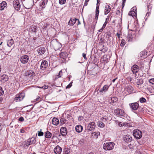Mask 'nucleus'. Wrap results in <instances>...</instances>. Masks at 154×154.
I'll return each mask as SVG.
<instances>
[{
    "label": "nucleus",
    "instance_id": "nucleus-3",
    "mask_svg": "<svg viewBox=\"0 0 154 154\" xmlns=\"http://www.w3.org/2000/svg\"><path fill=\"white\" fill-rule=\"evenodd\" d=\"M133 135L134 137L136 139H140L142 136V132L140 130L136 129L133 131Z\"/></svg>",
    "mask_w": 154,
    "mask_h": 154
},
{
    "label": "nucleus",
    "instance_id": "nucleus-20",
    "mask_svg": "<svg viewBox=\"0 0 154 154\" xmlns=\"http://www.w3.org/2000/svg\"><path fill=\"white\" fill-rule=\"evenodd\" d=\"M123 139L124 141L127 143L131 142L132 140V137L129 135L124 136Z\"/></svg>",
    "mask_w": 154,
    "mask_h": 154
},
{
    "label": "nucleus",
    "instance_id": "nucleus-31",
    "mask_svg": "<svg viewBox=\"0 0 154 154\" xmlns=\"http://www.w3.org/2000/svg\"><path fill=\"white\" fill-rule=\"evenodd\" d=\"M52 134L49 131H47L45 133V138H50L52 136Z\"/></svg>",
    "mask_w": 154,
    "mask_h": 154
},
{
    "label": "nucleus",
    "instance_id": "nucleus-13",
    "mask_svg": "<svg viewBox=\"0 0 154 154\" xmlns=\"http://www.w3.org/2000/svg\"><path fill=\"white\" fill-rule=\"evenodd\" d=\"M95 122H92L89 123L87 127V128L90 131H91L95 129Z\"/></svg>",
    "mask_w": 154,
    "mask_h": 154
},
{
    "label": "nucleus",
    "instance_id": "nucleus-48",
    "mask_svg": "<svg viewBox=\"0 0 154 154\" xmlns=\"http://www.w3.org/2000/svg\"><path fill=\"white\" fill-rule=\"evenodd\" d=\"M66 0H59V3L60 5L64 4L66 2Z\"/></svg>",
    "mask_w": 154,
    "mask_h": 154
},
{
    "label": "nucleus",
    "instance_id": "nucleus-32",
    "mask_svg": "<svg viewBox=\"0 0 154 154\" xmlns=\"http://www.w3.org/2000/svg\"><path fill=\"white\" fill-rule=\"evenodd\" d=\"M99 6L97 5L96 7V11L95 12V19L97 20L98 19L99 13Z\"/></svg>",
    "mask_w": 154,
    "mask_h": 154
},
{
    "label": "nucleus",
    "instance_id": "nucleus-42",
    "mask_svg": "<svg viewBox=\"0 0 154 154\" xmlns=\"http://www.w3.org/2000/svg\"><path fill=\"white\" fill-rule=\"evenodd\" d=\"M136 14V13L134 11H130L128 13V15L131 16L132 17L134 16Z\"/></svg>",
    "mask_w": 154,
    "mask_h": 154
},
{
    "label": "nucleus",
    "instance_id": "nucleus-4",
    "mask_svg": "<svg viewBox=\"0 0 154 154\" xmlns=\"http://www.w3.org/2000/svg\"><path fill=\"white\" fill-rule=\"evenodd\" d=\"M115 114L117 116H124L125 115L124 111L122 109L117 108L114 111Z\"/></svg>",
    "mask_w": 154,
    "mask_h": 154
},
{
    "label": "nucleus",
    "instance_id": "nucleus-14",
    "mask_svg": "<svg viewBox=\"0 0 154 154\" xmlns=\"http://www.w3.org/2000/svg\"><path fill=\"white\" fill-rule=\"evenodd\" d=\"M131 69L133 73L134 74L137 73L139 70L138 66L136 64L132 66Z\"/></svg>",
    "mask_w": 154,
    "mask_h": 154
},
{
    "label": "nucleus",
    "instance_id": "nucleus-9",
    "mask_svg": "<svg viewBox=\"0 0 154 154\" xmlns=\"http://www.w3.org/2000/svg\"><path fill=\"white\" fill-rule=\"evenodd\" d=\"M13 6L15 10L19 11L20 8V4L18 0H14L13 2Z\"/></svg>",
    "mask_w": 154,
    "mask_h": 154
},
{
    "label": "nucleus",
    "instance_id": "nucleus-59",
    "mask_svg": "<svg viewBox=\"0 0 154 154\" xmlns=\"http://www.w3.org/2000/svg\"><path fill=\"white\" fill-rule=\"evenodd\" d=\"M20 132L21 133H23L25 132V131L23 128H22L20 130Z\"/></svg>",
    "mask_w": 154,
    "mask_h": 154
},
{
    "label": "nucleus",
    "instance_id": "nucleus-15",
    "mask_svg": "<svg viewBox=\"0 0 154 154\" xmlns=\"http://www.w3.org/2000/svg\"><path fill=\"white\" fill-rule=\"evenodd\" d=\"M48 2V0H42L39 3V5L41 8L43 9L47 5Z\"/></svg>",
    "mask_w": 154,
    "mask_h": 154
},
{
    "label": "nucleus",
    "instance_id": "nucleus-29",
    "mask_svg": "<svg viewBox=\"0 0 154 154\" xmlns=\"http://www.w3.org/2000/svg\"><path fill=\"white\" fill-rule=\"evenodd\" d=\"M109 87V86L107 85H104L103 87L100 89V92L102 93L103 91H106L108 90Z\"/></svg>",
    "mask_w": 154,
    "mask_h": 154
},
{
    "label": "nucleus",
    "instance_id": "nucleus-25",
    "mask_svg": "<svg viewBox=\"0 0 154 154\" xmlns=\"http://www.w3.org/2000/svg\"><path fill=\"white\" fill-rule=\"evenodd\" d=\"M111 10V8L110 6L108 5H106L105 6L104 14H107Z\"/></svg>",
    "mask_w": 154,
    "mask_h": 154
},
{
    "label": "nucleus",
    "instance_id": "nucleus-43",
    "mask_svg": "<svg viewBox=\"0 0 154 154\" xmlns=\"http://www.w3.org/2000/svg\"><path fill=\"white\" fill-rule=\"evenodd\" d=\"M37 133L36 134V135L37 134L39 136H43L44 135V133L42 131V129H41L40 131H38L37 132Z\"/></svg>",
    "mask_w": 154,
    "mask_h": 154
},
{
    "label": "nucleus",
    "instance_id": "nucleus-8",
    "mask_svg": "<svg viewBox=\"0 0 154 154\" xmlns=\"http://www.w3.org/2000/svg\"><path fill=\"white\" fill-rule=\"evenodd\" d=\"M138 102L129 104V105L131 110L135 111L137 109L139 106Z\"/></svg>",
    "mask_w": 154,
    "mask_h": 154
},
{
    "label": "nucleus",
    "instance_id": "nucleus-2",
    "mask_svg": "<svg viewBox=\"0 0 154 154\" xmlns=\"http://www.w3.org/2000/svg\"><path fill=\"white\" fill-rule=\"evenodd\" d=\"M115 144L113 142H109L104 143L103 148L106 150H111L114 148Z\"/></svg>",
    "mask_w": 154,
    "mask_h": 154
},
{
    "label": "nucleus",
    "instance_id": "nucleus-23",
    "mask_svg": "<svg viewBox=\"0 0 154 154\" xmlns=\"http://www.w3.org/2000/svg\"><path fill=\"white\" fill-rule=\"evenodd\" d=\"M30 145L27 140L24 141L21 144V146L24 149H27L29 146Z\"/></svg>",
    "mask_w": 154,
    "mask_h": 154
},
{
    "label": "nucleus",
    "instance_id": "nucleus-56",
    "mask_svg": "<svg viewBox=\"0 0 154 154\" xmlns=\"http://www.w3.org/2000/svg\"><path fill=\"white\" fill-rule=\"evenodd\" d=\"M72 86V84L71 83L69 84L66 87V88H70Z\"/></svg>",
    "mask_w": 154,
    "mask_h": 154
},
{
    "label": "nucleus",
    "instance_id": "nucleus-12",
    "mask_svg": "<svg viewBox=\"0 0 154 154\" xmlns=\"http://www.w3.org/2000/svg\"><path fill=\"white\" fill-rule=\"evenodd\" d=\"M48 62L45 60H43L42 61L40 66V69L42 70H45L48 67Z\"/></svg>",
    "mask_w": 154,
    "mask_h": 154
},
{
    "label": "nucleus",
    "instance_id": "nucleus-54",
    "mask_svg": "<svg viewBox=\"0 0 154 154\" xmlns=\"http://www.w3.org/2000/svg\"><path fill=\"white\" fill-rule=\"evenodd\" d=\"M18 120L20 122H23L24 120V119L23 117L21 116L18 119Z\"/></svg>",
    "mask_w": 154,
    "mask_h": 154
},
{
    "label": "nucleus",
    "instance_id": "nucleus-37",
    "mask_svg": "<svg viewBox=\"0 0 154 154\" xmlns=\"http://www.w3.org/2000/svg\"><path fill=\"white\" fill-rule=\"evenodd\" d=\"M98 127L101 128H103L105 126V124L101 121H99L98 122Z\"/></svg>",
    "mask_w": 154,
    "mask_h": 154
},
{
    "label": "nucleus",
    "instance_id": "nucleus-51",
    "mask_svg": "<svg viewBox=\"0 0 154 154\" xmlns=\"http://www.w3.org/2000/svg\"><path fill=\"white\" fill-rule=\"evenodd\" d=\"M41 100L40 97L38 96L36 98V99L34 100V101H38V102Z\"/></svg>",
    "mask_w": 154,
    "mask_h": 154
},
{
    "label": "nucleus",
    "instance_id": "nucleus-44",
    "mask_svg": "<svg viewBox=\"0 0 154 154\" xmlns=\"http://www.w3.org/2000/svg\"><path fill=\"white\" fill-rule=\"evenodd\" d=\"M109 18H106L105 21V23H104L103 24V26H103V28H105L107 22L109 21Z\"/></svg>",
    "mask_w": 154,
    "mask_h": 154
},
{
    "label": "nucleus",
    "instance_id": "nucleus-35",
    "mask_svg": "<svg viewBox=\"0 0 154 154\" xmlns=\"http://www.w3.org/2000/svg\"><path fill=\"white\" fill-rule=\"evenodd\" d=\"M37 27L36 26H30V28L29 29L31 32L35 33L37 30Z\"/></svg>",
    "mask_w": 154,
    "mask_h": 154
},
{
    "label": "nucleus",
    "instance_id": "nucleus-58",
    "mask_svg": "<svg viewBox=\"0 0 154 154\" xmlns=\"http://www.w3.org/2000/svg\"><path fill=\"white\" fill-rule=\"evenodd\" d=\"M82 56L85 60H86L87 59V58L86 57V54H85L83 53L82 54Z\"/></svg>",
    "mask_w": 154,
    "mask_h": 154
},
{
    "label": "nucleus",
    "instance_id": "nucleus-10",
    "mask_svg": "<svg viewBox=\"0 0 154 154\" xmlns=\"http://www.w3.org/2000/svg\"><path fill=\"white\" fill-rule=\"evenodd\" d=\"M35 74L34 71L30 70L26 71L25 73V75L26 77L32 79L33 76H34Z\"/></svg>",
    "mask_w": 154,
    "mask_h": 154
},
{
    "label": "nucleus",
    "instance_id": "nucleus-50",
    "mask_svg": "<svg viewBox=\"0 0 154 154\" xmlns=\"http://www.w3.org/2000/svg\"><path fill=\"white\" fill-rule=\"evenodd\" d=\"M64 151L65 153L66 154H69L70 152L69 149L68 148H65V149Z\"/></svg>",
    "mask_w": 154,
    "mask_h": 154
},
{
    "label": "nucleus",
    "instance_id": "nucleus-61",
    "mask_svg": "<svg viewBox=\"0 0 154 154\" xmlns=\"http://www.w3.org/2000/svg\"><path fill=\"white\" fill-rule=\"evenodd\" d=\"M116 35L117 37L118 38H120V34L119 33H116Z\"/></svg>",
    "mask_w": 154,
    "mask_h": 154
},
{
    "label": "nucleus",
    "instance_id": "nucleus-57",
    "mask_svg": "<svg viewBox=\"0 0 154 154\" xmlns=\"http://www.w3.org/2000/svg\"><path fill=\"white\" fill-rule=\"evenodd\" d=\"M48 85H45L43 86H42V88H43L44 89H47L48 88Z\"/></svg>",
    "mask_w": 154,
    "mask_h": 154
},
{
    "label": "nucleus",
    "instance_id": "nucleus-64",
    "mask_svg": "<svg viewBox=\"0 0 154 154\" xmlns=\"http://www.w3.org/2000/svg\"><path fill=\"white\" fill-rule=\"evenodd\" d=\"M103 28V26H102V27L101 29H100L99 30V32H102L103 30L104 29V28Z\"/></svg>",
    "mask_w": 154,
    "mask_h": 154
},
{
    "label": "nucleus",
    "instance_id": "nucleus-33",
    "mask_svg": "<svg viewBox=\"0 0 154 154\" xmlns=\"http://www.w3.org/2000/svg\"><path fill=\"white\" fill-rule=\"evenodd\" d=\"M100 120L104 123H107L108 121V118L107 117L105 116L103 117H102Z\"/></svg>",
    "mask_w": 154,
    "mask_h": 154
},
{
    "label": "nucleus",
    "instance_id": "nucleus-30",
    "mask_svg": "<svg viewBox=\"0 0 154 154\" xmlns=\"http://www.w3.org/2000/svg\"><path fill=\"white\" fill-rule=\"evenodd\" d=\"M59 120L58 119L56 118H54L52 120V124L55 125H57L59 124Z\"/></svg>",
    "mask_w": 154,
    "mask_h": 154
},
{
    "label": "nucleus",
    "instance_id": "nucleus-63",
    "mask_svg": "<svg viewBox=\"0 0 154 154\" xmlns=\"http://www.w3.org/2000/svg\"><path fill=\"white\" fill-rule=\"evenodd\" d=\"M120 13V11L119 10H118L116 11V14H119Z\"/></svg>",
    "mask_w": 154,
    "mask_h": 154
},
{
    "label": "nucleus",
    "instance_id": "nucleus-38",
    "mask_svg": "<svg viewBox=\"0 0 154 154\" xmlns=\"http://www.w3.org/2000/svg\"><path fill=\"white\" fill-rule=\"evenodd\" d=\"M60 121L61 123L63 124H65L67 121V120L63 116L61 117Z\"/></svg>",
    "mask_w": 154,
    "mask_h": 154
},
{
    "label": "nucleus",
    "instance_id": "nucleus-7",
    "mask_svg": "<svg viewBox=\"0 0 154 154\" xmlns=\"http://www.w3.org/2000/svg\"><path fill=\"white\" fill-rule=\"evenodd\" d=\"M25 94L22 92L16 95L14 100L16 102L20 101L23 100Z\"/></svg>",
    "mask_w": 154,
    "mask_h": 154
},
{
    "label": "nucleus",
    "instance_id": "nucleus-11",
    "mask_svg": "<svg viewBox=\"0 0 154 154\" xmlns=\"http://www.w3.org/2000/svg\"><path fill=\"white\" fill-rule=\"evenodd\" d=\"M29 57L27 55L22 56L20 59L21 62L23 64L27 63L29 61Z\"/></svg>",
    "mask_w": 154,
    "mask_h": 154
},
{
    "label": "nucleus",
    "instance_id": "nucleus-22",
    "mask_svg": "<svg viewBox=\"0 0 154 154\" xmlns=\"http://www.w3.org/2000/svg\"><path fill=\"white\" fill-rule=\"evenodd\" d=\"M30 145L35 144L36 142V138L35 137H32L27 140Z\"/></svg>",
    "mask_w": 154,
    "mask_h": 154
},
{
    "label": "nucleus",
    "instance_id": "nucleus-39",
    "mask_svg": "<svg viewBox=\"0 0 154 154\" xmlns=\"http://www.w3.org/2000/svg\"><path fill=\"white\" fill-rule=\"evenodd\" d=\"M92 134L93 136H94L95 138H97L98 136L100 135V133L99 132H93L92 133Z\"/></svg>",
    "mask_w": 154,
    "mask_h": 154
},
{
    "label": "nucleus",
    "instance_id": "nucleus-36",
    "mask_svg": "<svg viewBox=\"0 0 154 154\" xmlns=\"http://www.w3.org/2000/svg\"><path fill=\"white\" fill-rule=\"evenodd\" d=\"M147 8L148 12L146 13V16L148 17L150 16L151 14V10L152 8V7L150 6L149 5L147 6Z\"/></svg>",
    "mask_w": 154,
    "mask_h": 154
},
{
    "label": "nucleus",
    "instance_id": "nucleus-5",
    "mask_svg": "<svg viewBox=\"0 0 154 154\" xmlns=\"http://www.w3.org/2000/svg\"><path fill=\"white\" fill-rule=\"evenodd\" d=\"M68 54L66 52H62L60 53V57L61 59V60L63 62H65L67 61L68 58L67 57Z\"/></svg>",
    "mask_w": 154,
    "mask_h": 154
},
{
    "label": "nucleus",
    "instance_id": "nucleus-52",
    "mask_svg": "<svg viewBox=\"0 0 154 154\" xmlns=\"http://www.w3.org/2000/svg\"><path fill=\"white\" fill-rule=\"evenodd\" d=\"M149 82L152 85H154V78L150 79L149 81Z\"/></svg>",
    "mask_w": 154,
    "mask_h": 154
},
{
    "label": "nucleus",
    "instance_id": "nucleus-45",
    "mask_svg": "<svg viewBox=\"0 0 154 154\" xmlns=\"http://www.w3.org/2000/svg\"><path fill=\"white\" fill-rule=\"evenodd\" d=\"M137 80H138L137 82V85H139L143 83V82L142 79H137Z\"/></svg>",
    "mask_w": 154,
    "mask_h": 154
},
{
    "label": "nucleus",
    "instance_id": "nucleus-17",
    "mask_svg": "<svg viewBox=\"0 0 154 154\" xmlns=\"http://www.w3.org/2000/svg\"><path fill=\"white\" fill-rule=\"evenodd\" d=\"M54 153L56 154H60L62 151V148L58 145H57L54 150Z\"/></svg>",
    "mask_w": 154,
    "mask_h": 154
},
{
    "label": "nucleus",
    "instance_id": "nucleus-60",
    "mask_svg": "<svg viewBox=\"0 0 154 154\" xmlns=\"http://www.w3.org/2000/svg\"><path fill=\"white\" fill-rule=\"evenodd\" d=\"M62 73V70H60L59 73H58V75H57V76H58V78H59V77H61V76L60 75V73Z\"/></svg>",
    "mask_w": 154,
    "mask_h": 154
},
{
    "label": "nucleus",
    "instance_id": "nucleus-28",
    "mask_svg": "<svg viewBox=\"0 0 154 154\" xmlns=\"http://www.w3.org/2000/svg\"><path fill=\"white\" fill-rule=\"evenodd\" d=\"M77 20V19L76 18H74L73 19H70L68 23V24L70 26H73Z\"/></svg>",
    "mask_w": 154,
    "mask_h": 154
},
{
    "label": "nucleus",
    "instance_id": "nucleus-1",
    "mask_svg": "<svg viewBox=\"0 0 154 154\" xmlns=\"http://www.w3.org/2000/svg\"><path fill=\"white\" fill-rule=\"evenodd\" d=\"M50 45L53 47L55 50H59L61 48L62 45L57 42L56 39H54L50 42Z\"/></svg>",
    "mask_w": 154,
    "mask_h": 154
},
{
    "label": "nucleus",
    "instance_id": "nucleus-62",
    "mask_svg": "<svg viewBox=\"0 0 154 154\" xmlns=\"http://www.w3.org/2000/svg\"><path fill=\"white\" fill-rule=\"evenodd\" d=\"M88 2H86V1H85V2L84 4V7L88 5Z\"/></svg>",
    "mask_w": 154,
    "mask_h": 154
},
{
    "label": "nucleus",
    "instance_id": "nucleus-47",
    "mask_svg": "<svg viewBox=\"0 0 154 154\" xmlns=\"http://www.w3.org/2000/svg\"><path fill=\"white\" fill-rule=\"evenodd\" d=\"M125 44V41L124 39L122 40V42L120 44V46L122 47H123Z\"/></svg>",
    "mask_w": 154,
    "mask_h": 154
},
{
    "label": "nucleus",
    "instance_id": "nucleus-41",
    "mask_svg": "<svg viewBox=\"0 0 154 154\" xmlns=\"http://www.w3.org/2000/svg\"><path fill=\"white\" fill-rule=\"evenodd\" d=\"M111 101L112 102L116 103L118 101V98L116 97H112L111 98Z\"/></svg>",
    "mask_w": 154,
    "mask_h": 154
},
{
    "label": "nucleus",
    "instance_id": "nucleus-21",
    "mask_svg": "<svg viewBox=\"0 0 154 154\" xmlns=\"http://www.w3.org/2000/svg\"><path fill=\"white\" fill-rule=\"evenodd\" d=\"M8 76L5 74H3L0 77V80L2 82H5L8 81Z\"/></svg>",
    "mask_w": 154,
    "mask_h": 154
},
{
    "label": "nucleus",
    "instance_id": "nucleus-40",
    "mask_svg": "<svg viewBox=\"0 0 154 154\" xmlns=\"http://www.w3.org/2000/svg\"><path fill=\"white\" fill-rule=\"evenodd\" d=\"M108 49L106 47H105L104 45L103 46V48L101 50V51L103 53H105L108 50Z\"/></svg>",
    "mask_w": 154,
    "mask_h": 154
},
{
    "label": "nucleus",
    "instance_id": "nucleus-19",
    "mask_svg": "<svg viewBox=\"0 0 154 154\" xmlns=\"http://www.w3.org/2000/svg\"><path fill=\"white\" fill-rule=\"evenodd\" d=\"M60 132L63 136H66L67 133L66 128L64 127H62L60 129Z\"/></svg>",
    "mask_w": 154,
    "mask_h": 154
},
{
    "label": "nucleus",
    "instance_id": "nucleus-26",
    "mask_svg": "<svg viewBox=\"0 0 154 154\" xmlns=\"http://www.w3.org/2000/svg\"><path fill=\"white\" fill-rule=\"evenodd\" d=\"M75 130L77 132L80 133L82 131L83 127L80 125H77L75 127Z\"/></svg>",
    "mask_w": 154,
    "mask_h": 154
},
{
    "label": "nucleus",
    "instance_id": "nucleus-34",
    "mask_svg": "<svg viewBox=\"0 0 154 154\" xmlns=\"http://www.w3.org/2000/svg\"><path fill=\"white\" fill-rule=\"evenodd\" d=\"M7 45L9 47H11L14 43V41L12 39L8 40L7 41Z\"/></svg>",
    "mask_w": 154,
    "mask_h": 154
},
{
    "label": "nucleus",
    "instance_id": "nucleus-55",
    "mask_svg": "<svg viewBox=\"0 0 154 154\" xmlns=\"http://www.w3.org/2000/svg\"><path fill=\"white\" fill-rule=\"evenodd\" d=\"M128 146L130 149H133L134 148V145L133 144H130L128 145Z\"/></svg>",
    "mask_w": 154,
    "mask_h": 154
},
{
    "label": "nucleus",
    "instance_id": "nucleus-49",
    "mask_svg": "<svg viewBox=\"0 0 154 154\" xmlns=\"http://www.w3.org/2000/svg\"><path fill=\"white\" fill-rule=\"evenodd\" d=\"M4 91L2 89V88L0 86V96L3 94Z\"/></svg>",
    "mask_w": 154,
    "mask_h": 154
},
{
    "label": "nucleus",
    "instance_id": "nucleus-18",
    "mask_svg": "<svg viewBox=\"0 0 154 154\" xmlns=\"http://www.w3.org/2000/svg\"><path fill=\"white\" fill-rule=\"evenodd\" d=\"M109 57L107 55H104L101 58V61L103 62V63H106L109 61Z\"/></svg>",
    "mask_w": 154,
    "mask_h": 154
},
{
    "label": "nucleus",
    "instance_id": "nucleus-27",
    "mask_svg": "<svg viewBox=\"0 0 154 154\" xmlns=\"http://www.w3.org/2000/svg\"><path fill=\"white\" fill-rule=\"evenodd\" d=\"M126 89L129 94H131L134 90L133 87L130 85H128Z\"/></svg>",
    "mask_w": 154,
    "mask_h": 154
},
{
    "label": "nucleus",
    "instance_id": "nucleus-24",
    "mask_svg": "<svg viewBox=\"0 0 154 154\" xmlns=\"http://www.w3.org/2000/svg\"><path fill=\"white\" fill-rule=\"evenodd\" d=\"M7 6V4L5 1H3L0 4V10H2Z\"/></svg>",
    "mask_w": 154,
    "mask_h": 154
},
{
    "label": "nucleus",
    "instance_id": "nucleus-6",
    "mask_svg": "<svg viewBox=\"0 0 154 154\" xmlns=\"http://www.w3.org/2000/svg\"><path fill=\"white\" fill-rule=\"evenodd\" d=\"M129 26H128V29H129V31L127 38L129 41H132L133 38L134 37L135 35L134 33H133V31L132 29H129Z\"/></svg>",
    "mask_w": 154,
    "mask_h": 154
},
{
    "label": "nucleus",
    "instance_id": "nucleus-46",
    "mask_svg": "<svg viewBox=\"0 0 154 154\" xmlns=\"http://www.w3.org/2000/svg\"><path fill=\"white\" fill-rule=\"evenodd\" d=\"M139 101L140 103H143L146 102V100L144 98L142 97L140 99Z\"/></svg>",
    "mask_w": 154,
    "mask_h": 154
},
{
    "label": "nucleus",
    "instance_id": "nucleus-53",
    "mask_svg": "<svg viewBox=\"0 0 154 154\" xmlns=\"http://www.w3.org/2000/svg\"><path fill=\"white\" fill-rule=\"evenodd\" d=\"M67 118L68 119H71L72 118L71 114H68L67 116Z\"/></svg>",
    "mask_w": 154,
    "mask_h": 154
},
{
    "label": "nucleus",
    "instance_id": "nucleus-16",
    "mask_svg": "<svg viewBox=\"0 0 154 154\" xmlns=\"http://www.w3.org/2000/svg\"><path fill=\"white\" fill-rule=\"evenodd\" d=\"M37 52L40 55H42L45 52V49L44 47H40L38 48Z\"/></svg>",
    "mask_w": 154,
    "mask_h": 154
}]
</instances>
